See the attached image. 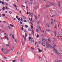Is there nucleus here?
Wrapping results in <instances>:
<instances>
[{
    "instance_id": "1",
    "label": "nucleus",
    "mask_w": 62,
    "mask_h": 62,
    "mask_svg": "<svg viewBox=\"0 0 62 62\" xmlns=\"http://www.w3.org/2000/svg\"><path fill=\"white\" fill-rule=\"evenodd\" d=\"M47 48H50V49H52L53 48L52 46H50V44L49 42H47Z\"/></svg>"
},
{
    "instance_id": "2",
    "label": "nucleus",
    "mask_w": 62,
    "mask_h": 62,
    "mask_svg": "<svg viewBox=\"0 0 62 62\" xmlns=\"http://www.w3.org/2000/svg\"><path fill=\"white\" fill-rule=\"evenodd\" d=\"M54 49L55 52L56 53V54H57L58 55L60 56V55H61V54H60L59 53H58V52L57 53V50H56V49L54 48Z\"/></svg>"
},
{
    "instance_id": "3",
    "label": "nucleus",
    "mask_w": 62,
    "mask_h": 62,
    "mask_svg": "<svg viewBox=\"0 0 62 62\" xmlns=\"http://www.w3.org/2000/svg\"><path fill=\"white\" fill-rule=\"evenodd\" d=\"M62 34H60L59 36H57V38H58V39H60V37L62 36Z\"/></svg>"
},
{
    "instance_id": "4",
    "label": "nucleus",
    "mask_w": 62,
    "mask_h": 62,
    "mask_svg": "<svg viewBox=\"0 0 62 62\" xmlns=\"http://www.w3.org/2000/svg\"><path fill=\"white\" fill-rule=\"evenodd\" d=\"M42 40L43 42L44 43L45 42V41H46V40H45V39L44 38H42Z\"/></svg>"
},
{
    "instance_id": "5",
    "label": "nucleus",
    "mask_w": 62,
    "mask_h": 62,
    "mask_svg": "<svg viewBox=\"0 0 62 62\" xmlns=\"http://www.w3.org/2000/svg\"><path fill=\"white\" fill-rule=\"evenodd\" d=\"M23 38L24 39V41H26V37H25V36H24V35H23Z\"/></svg>"
},
{
    "instance_id": "6",
    "label": "nucleus",
    "mask_w": 62,
    "mask_h": 62,
    "mask_svg": "<svg viewBox=\"0 0 62 62\" xmlns=\"http://www.w3.org/2000/svg\"><path fill=\"white\" fill-rule=\"evenodd\" d=\"M14 49V46H13L11 47V50L12 51Z\"/></svg>"
},
{
    "instance_id": "7",
    "label": "nucleus",
    "mask_w": 62,
    "mask_h": 62,
    "mask_svg": "<svg viewBox=\"0 0 62 62\" xmlns=\"http://www.w3.org/2000/svg\"><path fill=\"white\" fill-rule=\"evenodd\" d=\"M51 6H54V4L53 2H52L51 3Z\"/></svg>"
},
{
    "instance_id": "8",
    "label": "nucleus",
    "mask_w": 62,
    "mask_h": 62,
    "mask_svg": "<svg viewBox=\"0 0 62 62\" xmlns=\"http://www.w3.org/2000/svg\"><path fill=\"white\" fill-rule=\"evenodd\" d=\"M38 50L39 52L40 53V52H42V50H40V48H38Z\"/></svg>"
},
{
    "instance_id": "9",
    "label": "nucleus",
    "mask_w": 62,
    "mask_h": 62,
    "mask_svg": "<svg viewBox=\"0 0 62 62\" xmlns=\"http://www.w3.org/2000/svg\"><path fill=\"white\" fill-rule=\"evenodd\" d=\"M6 28H7V29H10V30L11 29V28H10V27H9V26H7Z\"/></svg>"
},
{
    "instance_id": "10",
    "label": "nucleus",
    "mask_w": 62,
    "mask_h": 62,
    "mask_svg": "<svg viewBox=\"0 0 62 62\" xmlns=\"http://www.w3.org/2000/svg\"><path fill=\"white\" fill-rule=\"evenodd\" d=\"M42 44L43 46H45V43L44 42H42Z\"/></svg>"
},
{
    "instance_id": "11",
    "label": "nucleus",
    "mask_w": 62,
    "mask_h": 62,
    "mask_svg": "<svg viewBox=\"0 0 62 62\" xmlns=\"http://www.w3.org/2000/svg\"><path fill=\"white\" fill-rule=\"evenodd\" d=\"M38 58H39V60H41V57H40V56H38Z\"/></svg>"
},
{
    "instance_id": "12",
    "label": "nucleus",
    "mask_w": 62,
    "mask_h": 62,
    "mask_svg": "<svg viewBox=\"0 0 62 62\" xmlns=\"http://www.w3.org/2000/svg\"><path fill=\"white\" fill-rule=\"evenodd\" d=\"M56 31H54V37H56Z\"/></svg>"
},
{
    "instance_id": "13",
    "label": "nucleus",
    "mask_w": 62,
    "mask_h": 62,
    "mask_svg": "<svg viewBox=\"0 0 62 62\" xmlns=\"http://www.w3.org/2000/svg\"><path fill=\"white\" fill-rule=\"evenodd\" d=\"M48 41L49 42H50V43H52L51 42V40H50V39L49 38H48Z\"/></svg>"
},
{
    "instance_id": "14",
    "label": "nucleus",
    "mask_w": 62,
    "mask_h": 62,
    "mask_svg": "<svg viewBox=\"0 0 62 62\" xmlns=\"http://www.w3.org/2000/svg\"><path fill=\"white\" fill-rule=\"evenodd\" d=\"M60 5H61L60 2H59L58 4V6H59V7H60Z\"/></svg>"
},
{
    "instance_id": "15",
    "label": "nucleus",
    "mask_w": 62,
    "mask_h": 62,
    "mask_svg": "<svg viewBox=\"0 0 62 62\" xmlns=\"http://www.w3.org/2000/svg\"><path fill=\"white\" fill-rule=\"evenodd\" d=\"M36 32H37V33H39V30L37 29H36Z\"/></svg>"
},
{
    "instance_id": "16",
    "label": "nucleus",
    "mask_w": 62,
    "mask_h": 62,
    "mask_svg": "<svg viewBox=\"0 0 62 62\" xmlns=\"http://www.w3.org/2000/svg\"><path fill=\"white\" fill-rule=\"evenodd\" d=\"M1 3H2V4H3V5H4V2H2L1 1H0V4H1Z\"/></svg>"
},
{
    "instance_id": "17",
    "label": "nucleus",
    "mask_w": 62,
    "mask_h": 62,
    "mask_svg": "<svg viewBox=\"0 0 62 62\" xmlns=\"http://www.w3.org/2000/svg\"><path fill=\"white\" fill-rule=\"evenodd\" d=\"M28 30H29V31H31V28H30L28 29Z\"/></svg>"
},
{
    "instance_id": "18",
    "label": "nucleus",
    "mask_w": 62,
    "mask_h": 62,
    "mask_svg": "<svg viewBox=\"0 0 62 62\" xmlns=\"http://www.w3.org/2000/svg\"><path fill=\"white\" fill-rule=\"evenodd\" d=\"M56 62H61V61L60 60H59V61L58 60H56Z\"/></svg>"
},
{
    "instance_id": "19",
    "label": "nucleus",
    "mask_w": 62,
    "mask_h": 62,
    "mask_svg": "<svg viewBox=\"0 0 62 62\" xmlns=\"http://www.w3.org/2000/svg\"><path fill=\"white\" fill-rule=\"evenodd\" d=\"M43 32L44 34H45V35H46V31H43Z\"/></svg>"
},
{
    "instance_id": "20",
    "label": "nucleus",
    "mask_w": 62,
    "mask_h": 62,
    "mask_svg": "<svg viewBox=\"0 0 62 62\" xmlns=\"http://www.w3.org/2000/svg\"><path fill=\"white\" fill-rule=\"evenodd\" d=\"M31 51H33V50H34V48L33 47L32 48V47H31Z\"/></svg>"
},
{
    "instance_id": "21",
    "label": "nucleus",
    "mask_w": 62,
    "mask_h": 62,
    "mask_svg": "<svg viewBox=\"0 0 62 62\" xmlns=\"http://www.w3.org/2000/svg\"><path fill=\"white\" fill-rule=\"evenodd\" d=\"M31 40L32 41V42H34V39L33 38H31Z\"/></svg>"
},
{
    "instance_id": "22",
    "label": "nucleus",
    "mask_w": 62,
    "mask_h": 62,
    "mask_svg": "<svg viewBox=\"0 0 62 62\" xmlns=\"http://www.w3.org/2000/svg\"><path fill=\"white\" fill-rule=\"evenodd\" d=\"M36 20H38V19H37V16L36 15L34 16Z\"/></svg>"
},
{
    "instance_id": "23",
    "label": "nucleus",
    "mask_w": 62,
    "mask_h": 62,
    "mask_svg": "<svg viewBox=\"0 0 62 62\" xmlns=\"http://www.w3.org/2000/svg\"><path fill=\"white\" fill-rule=\"evenodd\" d=\"M22 17L24 19H26V17H25L23 16Z\"/></svg>"
},
{
    "instance_id": "24",
    "label": "nucleus",
    "mask_w": 62,
    "mask_h": 62,
    "mask_svg": "<svg viewBox=\"0 0 62 62\" xmlns=\"http://www.w3.org/2000/svg\"><path fill=\"white\" fill-rule=\"evenodd\" d=\"M5 8V9H8V7H4Z\"/></svg>"
},
{
    "instance_id": "25",
    "label": "nucleus",
    "mask_w": 62,
    "mask_h": 62,
    "mask_svg": "<svg viewBox=\"0 0 62 62\" xmlns=\"http://www.w3.org/2000/svg\"><path fill=\"white\" fill-rule=\"evenodd\" d=\"M29 19L30 22H32V18H31V19L29 18Z\"/></svg>"
},
{
    "instance_id": "26",
    "label": "nucleus",
    "mask_w": 62,
    "mask_h": 62,
    "mask_svg": "<svg viewBox=\"0 0 62 62\" xmlns=\"http://www.w3.org/2000/svg\"><path fill=\"white\" fill-rule=\"evenodd\" d=\"M47 25L48 27H51V26H50V25H49L48 24H47Z\"/></svg>"
},
{
    "instance_id": "27",
    "label": "nucleus",
    "mask_w": 62,
    "mask_h": 62,
    "mask_svg": "<svg viewBox=\"0 0 62 62\" xmlns=\"http://www.w3.org/2000/svg\"><path fill=\"white\" fill-rule=\"evenodd\" d=\"M31 39V37H29V40H30V39Z\"/></svg>"
},
{
    "instance_id": "28",
    "label": "nucleus",
    "mask_w": 62,
    "mask_h": 62,
    "mask_svg": "<svg viewBox=\"0 0 62 62\" xmlns=\"http://www.w3.org/2000/svg\"><path fill=\"white\" fill-rule=\"evenodd\" d=\"M50 8V6L48 5H47V8Z\"/></svg>"
},
{
    "instance_id": "29",
    "label": "nucleus",
    "mask_w": 62,
    "mask_h": 62,
    "mask_svg": "<svg viewBox=\"0 0 62 62\" xmlns=\"http://www.w3.org/2000/svg\"><path fill=\"white\" fill-rule=\"evenodd\" d=\"M1 50L2 51V52H4V51H5L4 49L3 48H2Z\"/></svg>"
},
{
    "instance_id": "30",
    "label": "nucleus",
    "mask_w": 62,
    "mask_h": 62,
    "mask_svg": "<svg viewBox=\"0 0 62 62\" xmlns=\"http://www.w3.org/2000/svg\"><path fill=\"white\" fill-rule=\"evenodd\" d=\"M28 27V26H27V25H25V27L26 28H27V27Z\"/></svg>"
},
{
    "instance_id": "31",
    "label": "nucleus",
    "mask_w": 62,
    "mask_h": 62,
    "mask_svg": "<svg viewBox=\"0 0 62 62\" xmlns=\"http://www.w3.org/2000/svg\"><path fill=\"white\" fill-rule=\"evenodd\" d=\"M24 61V59L22 58L21 59V61Z\"/></svg>"
},
{
    "instance_id": "32",
    "label": "nucleus",
    "mask_w": 62,
    "mask_h": 62,
    "mask_svg": "<svg viewBox=\"0 0 62 62\" xmlns=\"http://www.w3.org/2000/svg\"><path fill=\"white\" fill-rule=\"evenodd\" d=\"M53 46H54V47H53V48H54V47H55V45H54V43H53Z\"/></svg>"
},
{
    "instance_id": "33",
    "label": "nucleus",
    "mask_w": 62,
    "mask_h": 62,
    "mask_svg": "<svg viewBox=\"0 0 62 62\" xmlns=\"http://www.w3.org/2000/svg\"><path fill=\"white\" fill-rule=\"evenodd\" d=\"M10 25L11 26V27H13L14 26L13 25H12L11 24H10Z\"/></svg>"
},
{
    "instance_id": "34",
    "label": "nucleus",
    "mask_w": 62,
    "mask_h": 62,
    "mask_svg": "<svg viewBox=\"0 0 62 62\" xmlns=\"http://www.w3.org/2000/svg\"><path fill=\"white\" fill-rule=\"evenodd\" d=\"M55 40H56V39H55V38H54V42H55Z\"/></svg>"
},
{
    "instance_id": "35",
    "label": "nucleus",
    "mask_w": 62,
    "mask_h": 62,
    "mask_svg": "<svg viewBox=\"0 0 62 62\" xmlns=\"http://www.w3.org/2000/svg\"><path fill=\"white\" fill-rule=\"evenodd\" d=\"M29 4L30 5H32V2H29Z\"/></svg>"
},
{
    "instance_id": "36",
    "label": "nucleus",
    "mask_w": 62,
    "mask_h": 62,
    "mask_svg": "<svg viewBox=\"0 0 62 62\" xmlns=\"http://www.w3.org/2000/svg\"><path fill=\"white\" fill-rule=\"evenodd\" d=\"M21 30L22 31H23V27H22L21 28Z\"/></svg>"
},
{
    "instance_id": "37",
    "label": "nucleus",
    "mask_w": 62,
    "mask_h": 62,
    "mask_svg": "<svg viewBox=\"0 0 62 62\" xmlns=\"http://www.w3.org/2000/svg\"><path fill=\"white\" fill-rule=\"evenodd\" d=\"M38 9V7L36 6L35 8V9Z\"/></svg>"
},
{
    "instance_id": "38",
    "label": "nucleus",
    "mask_w": 62,
    "mask_h": 62,
    "mask_svg": "<svg viewBox=\"0 0 62 62\" xmlns=\"http://www.w3.org/2000/svg\"><path fill=\"white\" fill-rule=\"evenodd\" d=\"M14 7H15V8H16V7H17V6L15 5V4H14Z\"/></svg>"
},
{
    "instance_id": "39",
    "label": "nucleus",
    "mask_w": 62,
    "mask_h": 62,
    "mask_svg": "<svg viewBox=\"0 0 62 62\" xmlns=\"http://www.w3.org/2000/svg\"><path fill=\"white\" fill-rule=\"evenodd\" d=\"M18 20L19 21H21V18H19Z\"/></svg>"
},
{
    "instance_id": "40",
    "label": "nucleus",
    "mask_w": 62,
    "mask_h": 62,
    "mask_svg": "<svg viewBox=\"0 0 62 62\" xmlns=\"http://www.w3.org/2000/svg\"><path fill=\"white\" fill-rule=\"evenodd\" d=\"M6 45L7 46H9V44H8V43L7 45V44Z\"/></svg>"
},
{
    "instance_id": "41",
    "label": "nucleus",
    "mask_w": 62,
    "mask_h": 62,
    "mask_svg": "<svg viewBox=\"0 0 62 62\" xmlns=\"http://www.w3.org/2000/svg\"><path fill=\"white\" fill-rule=\"evenodd\" d=\"M9 13H10V14H11V13H12V12H11V11H9Z\"/></svg>"
},
{
    "instance_id": "42",
    "label": "nucleus",
    "mask_w": 62,
    "mask_h": 62,
    "mask_svg": "<svg viewBox=\"0 0 62 62\" xmlns=\"http://www.w3.org/2000/svg\"><path fill=\"white\" fill-rule=\"evenodd\" d=\"M24 23H26V22H27V21H26L25 20H24Z\"/></svg>"
},
{
    "instance_id": "43",
    "label": "nucleus",
    "mask_w": 62,
    "mask_h": 62,
    "mask_svg": "<svg viewBox=\"0 0 62 62\" xmlns=\"http://www.w3.org/2000/svg\"><path fill=\"white\" fill-rule=\"evenodd\" d=\"M29 42L30 43H31V44L32 43V41H29Z\"/></svg>"
},
{
    "instance_id": "44",
    "label": "nucleus",
    "mask_w": 62,
    "mask_h": 62,
    "mask_svg": "<svg viewBox=\"0 0 62 62\" xmlns=\"http://www.w3.org/2000/svg\"><path fill=\"white\" fill-rule=\"evenodd\" d=\"M31 15V16H33V13H32Z\"/></svg>"
},
{
    "instance_id": "45",
    "label": "nucleus",
    "mask_w": 62,
    "mask_h": 62,
    "mask_svg": "<svg viewBox=\"0 0 62 62\" xmlns=\"http://www.w3.org/2000/svg\"><path fill=\"white\" fill-rule=\"evenodd\" d=\"M37 37L38 38L39 37V35H37Z\"/></svg>"
},
{
    "instance_id": "46",
    "label": "nucleus",
    "mask_w": 62,
    "mask_h": 62,
    "mask_svg": "<svg viewBox=\"0 0 62 62\" xmlns=\"http://www.w3.org/2000/svg\"><path fill=\"white\" fill-rule=\"evenodd\" d=\"M39 27V26H38L37 27L40 30V27Z\"/></svg>"
},
{
    "instance_id": "47",
    "label": "nucleus",
    "mask_w": 62,
    "mask_h": 62,
    "mask_svg": "<svg viewBox=\"0 0 62 62\" xmlns=\"http://www.w3.org/2000/svg\"><path fill=\"white\" fill-rule=\"evenodd\" d=\"M38 43H41V42L39 41H38Z\"/></svg>"
},
{
    "instance_id": "48",
    "label": "nucleus",
    "mask_w": 62,
    "mask_h": 62,
    "mask_svg": "<svg viewBox=\"0 0 62 62\" xmlns=\"http://www.w3.org/2000/svg\"><path fill=\"white\" fill-rule=\"evenodd\" d=\"M15 42H16V43H17V40L16 39H15Z\"/></svg>"
},
{
    "instance_id": "49",
    "label": "nucleus",
    "mask_w": 62,
    "mask_h": 62,
    "mask_svg": "<svg viewBox=\"0 0 62 62\" xmlns=\"http://www.w3.org/2000/svg\"><path fill=\"white\" fill-rule=\"evenodd\" d=\"M5 3H6V5H7V6H8V4L7 2H5Z\"/></svg>"
},
{
    "instance_id": "50",
    "label": "nucleus",
    "mask_w": 62,
    "mask_h": 62,
    "mask_svg": "<svg viewBox=\"0 0 62 62\" xmlns=\"http://www.w3.org/2000/svg\"><path fill=\"white\" fill-rule=\"evenodd\" d=\"M16 18L17 19H18V18H19V17H18V16H16Z\"/></svg>"
},
{
    "instance_id": "51",
    "label": "nucleus",
    "mask_w": 62,
    "mask_h": 62,
    "mask_svg": "<svg viewBox=\"0 0 62 62\" xmlns=\"http://www.w3.org/2000/svg\"><path fill=\"white\" fill-rule=\"evenodd\" d=\"M3 57L4 58V59H7V58H6V57Z\"/></svg>"
},
{
    "instance_id": "52",
    "label": "nucleus",
    "mask_w": 62,
    "mask_h": 62,
    "mask_svg": "<svg viewBox=\"0 0 62 62\" xmlns=\"http://www.w3.org/2000/svg\"><path fill=\"white\" fill-rule=\"evenodd\" d=\"M2 15V16H5V14H3Z\"/></svg>"
},
{
    "instance_id": "53",
    "label": "nucleus",
    "mask_w": 62,
    "mask_h": 62,
    "mask_svg": "<svg viewBox=\"0 0 62 62\" xmlns=\"http://www.w3.org/2000/svg\"><path fill=\"white\" fill-rule=\"evenodd\" d=\"M20 23L21 24H22L23 23L22 22H20Z\"/></svg>"
},
{
    "instance_id": "54",
    "label": "nucleus",
    "mask_w": 62,
    "mask_h": 62,
    "mask_svg": "<svg viewBox=\"0 0 62 62\" xmlns=\"http://www.w3.org/2000/svg\"><path fill=\"white\" fill-rule=\"evenodd\" d=\"M37 3H38L37 2V1H35L34 2V3L35 4H37Z\"/></svg>"
},
{
    "instance_id": "55",
    "label": "nucleus",
    "mask_w": 62,
    "mask_h": 62,
    "mask_svg": "<svg viewBox=\"0 0 62 62\" xmlns=\"http://www.w3.org/2000/svg\"><path fill=\"white\" fill-rule=\"evenodd\" d=\"M21 25V26L22 27H23V25Z\"/></svg>"
},
{
    "instance_id": "56",
    "label": "nucleus",
    "mask_w": 62,
    "mask_h": 62,
    "mask_svg": "<svg viewBox=\"0 0 62 62\" xmlns=\"http://www.w3.org/2000/svg\"><path fill=\"white\" fill-rule=\"evenodd\" d=\"M31 28H32V29H33V26L31 25Z\"/></svg>"
},
{
    "instance_id": "57",
    "label": "nucleus",
    "mask_w": 62,
    "mask_h": 62,
    "mask_svg": "<svg viewBox=\"0 0 62 62\" xmlns=\"http://www.w3.org/2000/svg\"><path fill=\"white\" fill-rule=\"evenodd\" d=\"M24 32H26V31L25 30H24Z\"/></svg>"
},
{
    "instance_id": "58",
    "label": "nucleus",
    "mask_w": 62,
    "mask_h": 62,
    "mask_svg": "<svg viewBox=\"0 0 62 62\" xmlns=\"http://www.w3.org/2000/svg\"><path fill=\"white\" fill-rule=\"evenodd\" d=\"M38 23L39 24V23H40V22L39 21L38 22Z\"/></svg>"
},
{
    "instance_id": "59",
    "label": "nucleus",
    "mask_w": 62,
    "mask_h": 62,
    "mask_svg": "<svg viewBox=\"0 0 62 62\" xmlns=\"http://www.w3.org/2000/svg\"><path fill=\"white\" fill-rule=\"evenodd\" d=\"M29 14L30 15H31V13H30V12H29Z\"/></svg>"
},
{
    "instance_id": "60",
    "label": "nucleus",
    "mask_w": 62,
    "mask_h": 62,
    "mask_svg": "<svg viewBox=\"0 0 62 62\" xmlns=\"http://www.w3.org/2000/svg\"><path fill=\"white\" fill-rule=\"evenodd\" d=\"M25 37H26V36H27V34H26V33H25Z\"/></svg>"
},
{
    "instance_id": "61",
    "label": "nucleus",
    "mask_w": 62,
    "mask_h": 62,
    "mask_svg": "<svg viewBox=\"0 0 62 62\" xmlns=\"http://www.w3.org/2000/svg\"><path fill=\"white\" fill-rule=\"evenodd\" d=\"M2 9H3V10H5V8H4V7H3V8Z\"/></svg>"
},
{
    "instance_id": "62",
    "label": "nucleus",
    "mask_w": 62,
    "mask_h": 62,
    "mask_svg": "<svg viewBox=\"0 0 62 62\" xmlns=\"http://www.w3.org/2000/svg\"><path fill=\"white\" fill-rule=\"evenodd\" d=\"M35 44L36 45H38V43L36 42Z\"/></svg>"
},
{
    "instance_id": "63",
    "label": "nucleus",
    "mask_w": 62,
    "mask_h": 62,
    "mask_svg": "<svg viewBox=\"0 0 62 62\" xmlns=\"http://www.w3.org/2000/svg\"><path fill=\"white\" fill-rule=\"evenodd\" d=\"M22 19H23V18H21V21H23Z\"/></svg>"
},
{
    "instance_id": "64",
    "label": "nucleus",
    "mask_w": 62,
    "mask_h": 62,
    "mask_svg": "<svg viewBox=\"0 0 62 62\" xmlns=\"http://www.w3.org/2000/svg\"><path fill=\"white\" fill-rule=\"evenodd\" d=\"M12 62H15V60H13L12 61Z\"/></svg>"
}]
</instances>
